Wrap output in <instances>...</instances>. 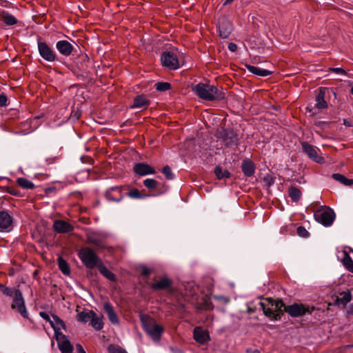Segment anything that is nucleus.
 <instances>
[{
    "label": "nucleus",
    "instance_id": "obj_41",
    "mask_svg": "<svg viewBox=\"0 0 353 353\" xmlns=\"http://www.w3.org/2000/svg\"><path fill=\"white\" fill-rule=\"evenodd\" d=\"M108 353H128L125 350L115 345H110L108 348Z\"/></svg>",
    "mask_w": 353,
    "mask_h": 353
},
{
    "label": "nucleus",
    "instance_id": "obj_35",
    "mask_svg": "<svg viewBox=\"0 0 353 353\" xmlns=\"http://www.w3.org/2000/svg\"><path fill=\"white\" fill-rule=\"evenodd\" d=\"M17 183L20 187L24 189H33L34 187L32 181L23 177L18 178Z\"/></svg>",
    "mask_w": 353,
    "mask_h": 353
},
{
    "label": "nucleus",
    "instance_id": "obj_12",
    "mask_svg": "<svg viewBox=\"0 0 353 353\" xmlns=\"http://www.w3.org/2000/svg\"><path fill=\"white\" fill-rule=\"evenodd\" d=\"M12 228V218L6 211H0V232H9Z\"/></svg>",
    "mask_w": 353,
    "mask_h": 353
},
{
    "label": "nucleus",
    "instance_id": "obj_22",
    "mask_svg": "<svg viewBox=\"0 0 353 353\" xmlns=\"http://www.w3.org/2000/svg\"><path fill=\"white\" fill-rule=\"evenodd\" d=\"M326 88H321L316 96L315 107L318 109H324L327 107V103L325 100V94Z\"/></svg>",
    "mask_w": 353,
    "mask_h": 353
},
{
    "label": "nucleus",
    "instance_id": "obj_18",
    "mask_svg": "<svg viewBox=\"0 0 353 353\" xmlns=\"http://www.w3.org/2000/svg\"><path fill=\"white\" fill-rule=\"evenodd\" d=\"M53 229L57 233H68L73 230V226L63 220H56L53 223Z\"/></svg>",
    "mask_w": 353,
    "mask_h": 353
},
{
    "label": "nucleus",
    "instance_id": "obj_56",
    "mask_svg": "<svg viewBox=\"0 0 353 353\" xmlns=\"http://www.w3.org/2000/svg\"><path fill=\"white\" fill-rule=\"evenodd\" d=\"M252 353H260V352L258 350H254Z\"/></svg>",
    "mask_w": 353,
    "mask_h": 353
},
{
    "label": "nucleus",
    "instance_id": "obj_27",
    "mask_svg": "<svg viewBox=\"0 0 353 353\" xmlns=\"http://www.w3.org/2000/svg\"><path fill=\"white\" fill-rule=\"evenodd\" d=\"M341 262L344 267L350 272L353 273V260L346 251L341 252Z\"/></svg>",
    "mask_w": 353,
    "mask_h": 353
},
{
    "label": "nucleus",
    "instance_id": "obj_45",
    "mask_svg": "<svg viewBox=\"0 0 353 353\" xmlns=\"http://www.w3.org/2000/svg\"><path fill=\"white\" fill-rule=\"evenodd\" d=\"M128 196L132 199H142L143 196L137 189H133L128 193Z\"/></svg>",
    "mask_w": 353,
    "mask_h": 353
},
{
    "label": "nucleus",
    "instance_id": "obj_20",
    "mask_svg": "<svg viewBox=\"0 0 353 353\" xmlns=\"http://www.w3.org/2000/svg\"><path fill=\"white\" fill-rule=\"evenodd\" d=\"M52 320H51L50 324L54 331V335L57 336L58 334H63L60 330L65 329V323L57 315H52Z\"/></svg>",
    "mask_w": 353,
    "mask_h": 353
},
{
    "label": "nucleus",
    "instance_id": "obj_9",
    "mask_svg": "<svg viewBox=\"0 0 353 353\" xmlns=\"http://www.w3.org/2000/svg\"><path fill=\"white\" fill-rule=\"evenodd\" d=\"M314 307L303 304L294 303L289 305L285 310L292 317H298L304 315L306 313H311L314 310Z\"/></svg>",
    "mask_w": 353,
    "mask_h": 353
},
{
    "label": "nucleus",
    "instance_id": "obj_42",
    "mask_svg": "<svg viewBox=\"0 0 353 353\" xmlns=\"http://www.w3.org/2000/svg\"><path fill=\"white\" fill-rule=\"evenodd\" d=\"M170 88V84L168 82H158L156 83V89L160 92L168 90Z\"/></svg>",
    "mask_w": 353,
    "mask_h": 353
},
{
    "label": "nucleus",
    "instance_id": "obj_10",
    "mask_svg": "<svg viewBox=\"0 0 353 353\" xmlns=\"http://www.w3.org/2000/svg\"><path fill=\"white\" fill-rule=\"evenodd\" d=\"M301 146H302L303 151L313 161H314L317 163H323L325 162L324 158L321 156H319L317 154L316 147L310 144L307 142H302Z\"/></svg>",
    "mask_w": 353,
    "mask_h": 353
},
{
    "label": "nucleus",
    "instance_id": "obj_43",
    "mask_svg": "<svg viewBox=\"0 0 353 353\" xmlns=\"http://www.w3.org/2000/svg\"><path fill=\"white\" fill-rule=\"evenodd\" d=\"M162 173L165 176L166 179L168 180H172L174 179V174L172 172L170 167L168 165H165L163 168Z\"/></svg>",
    "mask_w": 353,
    "mask_h": 353
},
{
    "label": "nucleus",
    "instance_id": "obj_40",
    "mask_svg": "<svg viewBox=\"0 0 353 353\" xmlns=\"http://www.w3.org/2000/svg\"><path fill=\"white\" fill-rule=\"evenodd\" d=\"M143 185L148 189H154L157 187V181L153 179H146L143 181Z\"/></svg>",
    "mask_w": 353,
    "mask_h": 353
},
{
    "label": "nucleus",
    "instance_id": "obj_39",
    "mask_svg": "<svg viewBox=\"0 0 353 353\" xmlns=\"http://www.w3.org/2000/svg\"><path fill=\"white\" fill-rule=\"evenodd\" d=\"M17 289L7 287L3 284H0V290L2 293L8 296H14Z\"/></svg>",
    "mask_w": 353,
    "mask_h": 353
},
{
    "label": "nucleus",
    "instance_id": "obj_50",
    "mask_svg": "<svg viewBox=\"0 0 353 353\" xmlns=\"http://www.w3.org/2000/svg\"><path fill=\"white\" fill-rule=\"evenodd\" d=\"M151 273V270L145 266L141 267V274L148 276Z\"/></svg>",
    "mask_w": 353,
    "mask_h": 353
},
{
    "label": "nucleus",
    "instance_id": "obj_44",
    "mask_svg": "<svg viewBox=\"0 0 353 353\" xmlns=\"http://www.w3.org/2000/svg\"><path fill=\"white\" fill-rule=\"evenodd\" d=\"M211 297L224 305L228 304L230 301V299L228 297L222 295H212Z\"/></svg>",
    "mask_w": 353,
    "mask_h": 353
},
{
    "label": "nucleus",
    "instance_id": "obj_30",
    "mask_svg": "<svg viewBox=\"0 0 353 353\" xmlns=\"http://www.w3.org/2000/svg\"><path fill=\"white\" fill-rule=\"evenodd\" d=\"M99 272L108 280L114 281L116 279V276L114 273L109 270L103 263V262L97 268Z\"/></svg>",
    "mask_w": 353,
    "mask_h": 353
},
{
    "label": "nucleus",
    "instance_id": "obj_32",
    "mask_svg": "<svg viewBox=\"0 0 353 353\" xmlns=\"http://www.w3.org/2000/svg\"><path fill=\"white\" fill-rule=\"evenodd\" d=\"M92 316V314L91 313V310L82 311L77 314V319L79 322L86 323L90 321Z\"/></svg>",
    "mask_w": 353,
    "mask_h": 353
},
{
    "label": "nucleus",
    "instance_id": "obj_14",
    "mask_svg": "<svg viewBox=\"0 0 353 353\" xmlns=\"http://www.w3.org/2000/svg\"><path fill=\"white\" fill-rule=\"evenodd\" d=\"M194 339L200 344L210 341V334L207 330H204L201 327H196L193 331Z\"/></svg>",
    "mask_w": 353,
    "mask_h": 353
},
{
    "label": "nucleus",
    "instance_id": "obj_33",
    "mask_svg": "<svg viewBox=\"0 0 353 353\" xmlns=\"http://www.w3.org/2000/svg\"><path fill=\"white\" fill-rule=\"evenodd\" d=\"M332 178L345 185H351L353 184L352 179H349L346 178L344 175L339 173L333 174Z\"/></svg>",
    "mask_w": 353,
    "mask_h": 353
},
{
    "label": "nucleus",
    "instance_id": "obj_11",
    "mask_svg": "<svg viewBox=\"0 0 353 353\" xmlns=\"http://www.w3.org/2000/svg\"><path fill=\"white\" fill-rule=\"evenodd\" d=\"M55 338L61 353H72L73 346L65 334H58Z\"/></svg>",
    "mask_w": 353,
    "mask_h": 353
},
{
    "label": "nucleus",
    "instance_id": "obj_57",
    "mask_svg": "<svg viewBox=\"0 0 353 353\" xmlns=\"http://www.w3.org/2000/svg\"><path fill=\"white\" fill-rule=\"evenodd\" d=\"M350 92L353 95V86L351 88Z\"/></svg>",
    "mask_w": 353,
    "mask_h": 353
},
{
    "label": "nucleus",
    "instance_id": "obj_2",
    "mask_svg": "<svg viewBox=\"0 0 353 353\" xmlns=\"http://www.w3.org/2000/svg\"><path fill=\"white\" fill-rule=\"evenodd\" d=\"M193 90L199 98L203 100L212 101L221 97V93L213 85L200 83L194 87Z\"/></svg>",
    "mask_w": 353,
    "mask_h": 353
},
{
    "label": "nucleus",
    "instance_id": "obj_8",
    "mask_svg": "<svg viewBox=\"0 0 353 353\" xmlns=\"http://www.w3.org/2000/svg\"><path fill=\"white\" fill-rule=\"evenodd\" d=\"M37 47L39 55L48 62H53L57 59L55 52L46 43L37 41Z\"/></svg>",
    "mask_w": 353,
    "mask_h": 353
},
{
    "label": "nucleus",
    "instance_id": "obj_5",
    "mask_svg": "<svg viewBox=\"0 0 353 353\" xmlns=\"http://www.w3.org/2000/svg\"><path fill=\"white\" fill-rule=\"evenodd\" d=\"M315 220L324 226H330L334 219L335 213L330 208H325L317 210L314 214Z\"/></svg>",
    "mask_w": 353,
    "mask_h": 353
},
{
    "label": "nucleus",
    "instance_id": "obj_49",
    "mask_svg": "<svg viewBox=\"0 0 353 353\" xmlns=\"http://www.w3.org/2000/svg\"><path fill=\"white\" fill-rule=\"evenodd\" d=\"M39 315L44 320L47 321L49 322V323H50L51 321V319L50 317V316L45 312H39Z\"/></svg>",
    "mask_w": 353,
    "mask_h": 353
},
{
    "label": "nucleus",
    "instance_id": "obj_47",
    "mask_svg": "<svg viewBox=\"0 0 353 353\" xmlns=\"http://www.w3.org/2000/svg\"><path fill=\"white\" fill-rule=\"evenodd\" d=\"M330 70L336 73V74H342V75H347V73L345 72V70H344L343 68H330Z\"/></svg>",
    "mask_w": 353,
    "mask_h": 353
},
{
    "label": "nucleus",
    "instance_id": "obj_51",
    "mask_svg": "<svg viewBox=\"0 0 353 353\" xmlns=\"http://www.w3.org/2000/svg\"><path fill=\"white\" fill-rule=\"evenodd\" d=\"M230 51L234 52L237 50V46L236 44L234 43H230L228 46Z\"/></svg>",
    "mask_w": 353,
    "mask_h": 353
},
{
    "label": "nucleus",
    "instance_id": "obj_26",
    "mask_svg": "<svg viewBox=\"0 0 353 353\" xmlns=\"http://www.w3.org/2000/svg\"><path fill=\"white\" fill-rule=\"evenodd\" d=\"M92 316L90 320V325L96 330H101L103 327L102 317L99 316L93 310H91Z\"/></svg>",
    "mask_w": 353,
    "mask_h": 353
},
{
    "label": "nucleus",
    "instance_id": "obj_55",
    "mask_svg": "<svg viewBox=\"0 0 353 353\" xmlns=\"http://www.w3.org/2000/svg\"><path fill=\"white\" fill-rule=\"evenodd\" d=\"M205 308L208 310H212L213 307L210 304L205 306Z\"/></svg>",
    "mask_w": 353,
    "mask_h": 353
},
{
    "label": "nucleus",
    "instance_id": "obj_25",
    "mask_svg": "<svg viewBox=\"0 0 353 353\" xmlns=\"http://www.w3.org/2000/svg\"><path fill=\"white\" fill-rule=\"evenodd\" d=\"M246 68L250 72L259 77H267L272 74L271 71L257 66L246 65Z\"/></svg>",
    "mask_w": 353,
    "mask_h": 353
},
{
    "label": "nucleus",
    "instance_id": "obj_36",
    "mask_svg": "<svg viewBox=\"0 0 353 353\" xmlns=\"http://www.w3.org/2000/svg\"><path fill=\"white\" fill-rule=\"evenodd\" d=\"M58 265L60 270L65 275H68L70 272V267L68 263L61 257L58 259Z\"/></svg>",
    "mask_w": 353,
    "mask_h": 353
},
{
    "label": "nucleus",
    "instance_id": "obj_29",
    "mask_svg": "<svg viewBox=\"0 0 353 353\" xmlns=\"http://www.w3.org/2000/svg\"><path fill=\"white\" fill-rule=\"evenodd\" d=\"M88 242L90 244L94 245L97 250L103 249L105 248V245L103 241L94 234H89L88 235Z\"/></svg>",
    "mask_w": 353,
    "mask_h": 353
},
{
    "label": "nucleus",
    "instance_id": "obj_1",
    "mask_svg": "<svg viewBox=\"0 0 353 353\" xmlns=\"http://www.w3.org/2000/svg\"><path fill=\"white\" fill-rule=\"evenodd\" d=\"M141 321L144 331L153 341H159L163 332L162 325L158 324L156 321L148 316H141Z\"/></svg>",
    "mask_w": 353,
    "mask_h": 353
},
{
    "label": "nucleus",
    "instance_id": "obj_54",
    "mask_svg": "<svg viewBox=\"0 0 353 353\" xmlns=\"http://www.w3.org/2000/svg\"><path fill=\"white\" fill-rule=\"evenodd\" d=\"M234 0H225V1L223 3V5H226V4H228V3H230L233 1Z\"/></svg>",
    "mask_w": 353,
    "mask_h": 353
},
{
    "label": "nucleus",
    "instance_id": "obj_23",
    "mask_svg": "<svg viewBox=\"0 0 353 353\" xmlns=\"http://www.w3.org/2000/svg\"><path fill=\"white\" fill-rule=\"evenodd\" d=\"M172 283V282L170 279L163 277L160 281L152 283L150 288L153 290L168 289L171 287Z\"/></svg>",
    "mask_w": 353,
    "mask_h": 353
},
{
    "label": "nucleus",
    "instance_id": "obj_24",
    "mask_svg": "<svg viewBox=\"0 0 353 353\" xmlns=\"http://www.w3.org/2000/svg\"><path fill=\"white\" fill-rule=\"evenodd\" d=\"M217 28L219 31V36L223 39H227L232 30V26L229 22L219 23Z\"/></svg>",
    "mask_w": 353,
    "mask_h": 353
},
{
    "label": "nucleus",
    "instance_id": "obj_15",
    "mask_svg": "<svg viewBox=\"0 0 353 353\" xmlns=\"http://www.w3.org/2000/svg\"><path fill=\"white\" fill-rule=\"evenodd\" d=\"M133 170L137 174L140 176L153 174L155 173V170L152 167L144 163H135Z\"/></svg>",
    "mask_w": 353,
    "mask_h": 353
},
{
    "label": "nucleus",
    "instance_id": "obj_7",
    "mask_svg": "<svg viewBox=\"0 0 353 353\" xmlns=\"http://www.w3.org/2000/svg\"><path fill=\"white\" fill-rule=\"evenodd\" d=\"M163 66L169 70H176L180 65L176 54L172 52H164L161 56Z\"/></svg>",
    "mask_w": 353,
    "mask_h": 353
},
{
    "label": "nucleus",
    "instance_id": "obj_46",
    "mask_svg": "<svg viewBox=\"0 0 353 353\" xmlns=\"http://www.w3.org/2000/svg\"><path fill=\"white\" fill-rule=\"evenodd\" d=\"M297 234L301 237H308L310 233L303 226H299L297 228Z\"/></svg>",
    "mask_w": 353,
    "mask_h": 353
},
{
    "label": "nucleus",
    "instance_id": "obj_21",
    "mask_svg": "<svg viewBox=\"0 0 353 353\" xmlns=\"http://www.w3.org/2000/svg\"><path fill=\"white\" fill-rule=\"evenodd\" d=\"M150 100L145 95H138L134 99L131 108L145 109L150 105Z\"/></svg>",
    "mask_w": 353,
    "mask_h": 353
},
{
    "label": "nucleus",
    "instance_id": "obj_58",
    "mask_svg": "<svg viewBox=\"0 0 353 353\" xmlns=\"http://www.w3.org/2000/svg\"><path fill=\"white\" fill-rule=\"evenodd\" d=\"M345 125H350V124H348V122H346V124Z\"/></svg>",
    "mask_w": 353,
    "mask_h": 353
},
{
    "label": "nucleus",
    "instance_id": "obj_52",
    "mask_svg": "<svg viewBox=\"0 0 353 353\" xmlns=\"http://www.w3.org/2000/svg\"><path fill=\"white\" fill-rule=\"evenodd\" d=\"M76 351L77 353H86L81 344L76 345Z\"/></svg>",
    "mask_w": 353,
    "mask_h": 353
},
{
    "label": "nucleus",
    "instance_id": "obj_37",
    "mask_svg": "<svg viewBox=\"0 0 353 353\" xmlns=\"http://www.w3.org/2000/svg\"><path fill=\"white\" fill-rule=\"evenodd\" d=\"M301 191L294 187H291L289 189V196L293 201H298L301 197Z\"/></svg>",
    "mask_w": 353,
    "mask_h": 353
},
{
    "label": "nucleus",
    "instance_id": "obj_3",
    "mask_svg": "<svg viewBox=\"0 0 353 353\" xmlns=\"http://www.w3.org/2000/svg\"><path fill=\"white\" fill-rule=\"evenodd\" d=\"M78 256L83 264L88 269L98 268L102 263L99 256L90 248H83L78 252Z\"/></svg>",
    "mask_w": 353,
    "mask_h": 353
},
{
    "label": "nucleus",
    "instance_id": "obj_53",
    "mask_svg": "<svg viewBox=\"0 0 353 353\" xmlns=\"http://www.w3.org/2000/svg\"><path fill=\"white\" fill-rule=\"evenodd\" d=\"M56 159H57L56 157H53V158L48 159H46V161L48 163H53L54 162H55Z\"/></svg>",
    "mask_w": 353,
    "mask_h": 353
},
{
    "label": "nucleus",
    "instance_id": "obj_48",
    "mask_svg": "<svg viewBox=\"0 0 353 353\" xmlns=\"http://www.w3.org/2000/svg\"><path fill=\"white\" fill-rule=\"evenodd\" d=\"M7 101H8L7 97L3 94H0V107L6 106L7 105Z\"/></svg>",
    "mask_w": 353,
    "mask_h": 353
},
{
    "label": "nucleus",
    "instance_id": "obj_19",
    "mask_svg": "<svg viewBox=\"0 0 353 353\" xmlns=\"http://www.w3.org/2000/svg\"><path fill=\"white\" fill-rule=\"evenodd\" d=\"M104 310L105 311L110 321L114 325L119 323V319L114 310L112 305L109 302H105L103 305Z\"/></svg>",
    "mask_w": 353,
    "mask_h": 353
},
{
    "label": "nucleus",
    "instance_id": "obj_13",
    "mask_svg": "<svg viewBox=\"0 0 353 353\" xmlns=\"http://www.w3.org/2000/svg\"><path fill=\"white\" fill-rule=\"evenodd\" d=\"M56 48L60 54L69 57L72 54L74 46L66 40H60L56 43Z\"/></svg>",
    "mask_w": 353,
    "mask_h": 353
},
{
    "label": "nucleus",
    "instance_id": "obj_6",
    "mask_svg": "<svg viewBox=\"0 0 353 353\" xmlns=\"http://www.w3.org/2000/svg\"><path fill=\"white\" fill-rule=\"evenodd\" d=\"M11 307L12 309H17L23 318H28V312L25 305V301L22 292L19 290H17L15 292Z\"/></svg>",
    "mask_w": 353,
    "mask_h": 353
},
{
    "label": "nucleus",
    "instance_id": "obj_4",
    "mask_svg": "<svg viewBox=\"0 0 353 353\" xmlns=\"http://www.w3.org/2000/svg\"><path fill=\"white\" fill-rule=\"evenodd\" d=\"M259 309L263 311L264 314L272 320L279 319L283 308H286L282 301H269L268 305L264 302H259Z\"/></svg>",
    "mask_w": 353,
    "mask_h": 353
},
{
    "label": "nucleus",
    "instance_id": "obj_16",
    "mask_svg": "<svg viewBox=\"0 0 353 353\" xmlns=\"http://www.w3.org/2000/svg\"><path fill=\"white\" fill-rule=\"evenodd\" d=\"M121 186H114L110 188L105 193V197L108 201L119 202L121 201L123 196L121 194Z\"/></svg>",
    "mask_w": 353,
    "mask_h": 353
},
{
    "label": "nucleus",
    "instance_id": "obj_28",
    "mask_svg": "<svg viewBox=\"0 0 353 353\" xmlns=\"http://www.w3.org/2000/svg\"><path fill=\"white\" fill-rule=\"evenodd\" d=\"M254 165L249 160L243 161L242 163V171L246 176H251L254 173Z\"/></svg>",
    "mask_w": 353,
    "mask_h": 353
},
{
    "label": "nucleus",
    "instance_id": "obj_31",
    "mask_svg": "<svg viewBox=\"0 0 353 353\" xmlns=\"http://www.w3.org/2000/svg\"><path fill=\"white\" fill-rule=\"evenodd\" d=\"M1 19L7 26H13L17 23V19L7 11L2 12Z\"/></svg>",
    "mask_w": 353,
    "mask_h": 353
},
{
    "label": "nucleus",
    "instance_id": "obj_34",
    "mask_svg": "<svg viewBox=\"0 0 353 353\" xmlns=\"http://www.w3.org/2000/svg\"><path fill=\"white\" fill-rule=\"evenodd\" d=\"M352 296L350 293H343L341 294V297L337 298L335 301V305H342L343 306H345L350 301Z\"/></svg>",
    "mask_w": 353,
    "mask_h": 353
},
{
    "label": "nucleus",
    "instance_id": "obj_38",
    "mask_svg": "<svg viewBox=\"0 0 353 353\" xmlns=\"http://www.w3.org/2000/svg\"><path fill=\"white\" fill-rule=\"evenodd\" d=\"M214 173L218 179H221L223 178H229L230 176V173L225 170L223 171L222 168L220 166H216L214 170Z\"/></svg>",
    "mask_w": 353,
    "mask_h": 353
},
{
    "label": "nucleus",
    "instance_id": "obj_17",
    "mask_svg": "<svg viewBox=\"0 0 353 353\" xmlns=\"http://www.w3.org/2000/svg\"><path fill=\"white\" fill-rule=\"evenodd\" d=\"M223 139L228 146H234L238 144L237 134L233 130H225L223 132Z\"/></svg>",
    "mask_w": 353,
    "mask_h": 353
}]
</instances>
